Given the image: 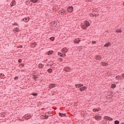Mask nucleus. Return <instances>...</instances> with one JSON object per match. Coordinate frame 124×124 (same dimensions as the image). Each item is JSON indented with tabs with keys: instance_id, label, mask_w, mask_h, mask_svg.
I'll return each instance as SVG.
<instances>
[{
	"instance_id": "f257e3e1",
	"label": "nucleus",
	"mask_w": 124,
	"mask_h": 124,
	"mask_svg": "<svg viewBox=\"0 0 124 124\" xmlns=\"http://www.w3.org/2000/svg\"><path fill=\"white\" fill-rule=\"evenodd\" d=\"M80 26L83 30H87L88 27L91 26L89 21L85 20L83 23H81Z\"/></svg>"
},
{
	"instance_id": "f03ea898",
	"label": "nucleus",
	"mask_w": 124,
	"mask_h": 124,
	"mask_svg": "<svg viewBox=\"0 0 124 124\" xmlns=\"http://www.w3.org/2000/svg\"><path fill=\"white\" fill-rule=\"evenodd\" d=\"M68 12L69 13H72L73 12V6H69L67 8Z\"/></svg>"
},
{
	"instance_id": "7ed1b4c3",
	"label": "nucleus",
	"mask_w": 124,
	"mask_h": 124,
	"mask_svg": "<svg viewBox=\"0 0 124 124\" xmlns=\"http://www.w3.org/2000/svg\"><path fill=\"white\" fill-rule=\"evenodd\" d=\"M93 118L96 119V121H99V120H101L102 119V116L98 115L94 116Z\"/></svg>"
},
{
	"instance_id": "20e7f679",
	"label": "nucleus",
	"mask_w": 124,
	"mask_h": 124,
	"mask_svg": "<svg viewBox=\"0 0 124 124\" xmlns=\"http://www.w3.org/2000/svg\"><path fill=\"white\" fill-rule=\"evenodd\" d=\"M49 89H54V88H56V84L55 83H51L48 86Z\"/></svg>"
},
{
	"instance_id": "39448f33",
	"label": "nucleus",
	"mask_w": 124,
	"mask_h": 124,
	"mask_svg": "<svg viewBox=\"0 0 124 124\" xmlns=\"http://www.w3.org/2000/svg\"><path fill=\"white\" fill-rule=\"evenodd\" d=\"M75 86L77 89H80V88H81L82 87H83L84 84H76Z\"/></svg>"
},
{
	"instance_id": "423d86ee",
	"label": "nucleus",
	"mask_w": 124,
	"mask_h": 124,
	"mask_svg": "<svg viewBox=\"0 0 124 124\" xmlns=\"http://www.w3.org/2000/svg\"><path fill=\"white\" fill-rule=\"evenodd\" d=\"M63 70L66 72H69V71H70V67H65V68H64Z\"/></svg>"
},
{
	"instance_id": "0eeeda50",
	"label": "nucleus",
	"mask_w": 124,
	"mask_h": 124,
	"mask_svg": "<svg viewBox=\"0 0 124 124\" xmlns=\"http://www.w3.org/2000/svg\"><path fill=\"white\" fill-rule=\"evenodd\" d=\"M86 90H87V87L86 86H82V87H81V88H79V91L80 92H84V91H86Z\"/></svg>"
},
{
	"instance_id": "6e6552de",
	"label": "nucleus",
	"mask_w": 124,
	"mask_h": 124,
	"mask_svg": "<svg viewBox=\"0 0 124 124\" xmlns=\"http://www.w3.org/2000/svg\"><path fill=\"white\" fill-rule=\"evenodd\" d=\"M95 59L98 61H100L102 59V56L101 55H96Z\"/></svg>"
},
{
	"instance_id": "1a4fd4ad",
	"label": "nucleus",
	"mask_w": 124,
	"mask_h": 124,
	"mask_svg": "<svg viewBox=\"0 0 124 124\" xmlns=\"http://www.w3.org/2000/svg\"><path fill=\"white\" fill-rule=\"evenodd\" d=\"M80 41H81V40L79 38H77L74 40V42L75 43H77V44H79V42H80Z\"/></svg>"
},
{
	"instance_id": "9d476101",
	"label": "nucleus",
	"mask_w": 124,
	"mask_h": 124,
	"mask_svg": "<svg viewBox=\"0 0 124 124\" xmlns=\"http://www.w3.org/2000/svg\"><path fill=\"white\" fill-rule=\"evenodd\" d=\"M109 46H111L110 42L106 43L104 46V47H109Z\"/></svg>"
},
{
	"instance_id": "9b49d317",
	"label": "nucleus",
	"mask_w": 124,
	"mask_h": 124,
	"mask_svg": "<svg viewBox=\"0 0 124 124\" xmlns=\"http://www.w3.org/2000/svg\"><path fill=\"white\" fill-rule=\"evenodd\" d=\"M58 56H60V57H65L66 56V54H63L61 52H58Z\"/></svg>"
},
{
	"instance_id": "f8f14e48",
	"label": "nucleus",
	"mask_w": 124,
	"mask_h": 124,
	"mask_svg": "<svg viewBox=\"0 0 124 124\" xmlns=\"http://www.w3.org/2000/svg\"><path fill=\"white\" fill-rule=\"evenodd\" d=\"M24 118L26 120H30V119H31V116H29L28 115H25L24 116Z\"/></svg>"
},
{
	"instance_id": "ddd939ff",
	"label": "nucleus",
	"mask_w": 124,
	"mask_h": 124,
	"mask_svg": "<svg viewBox=\"0 0 124 124\" xmlns=\"http://www.w3.org/2000/svg\"><path fill=\"white\" fill-rule=\"evenodd\" d=\"M116 80H118V81H120L121 79H122V76H117L115 77Z\"/></svg>"
},
{
	"instance_id": "4468645a",
	"label": "nucleus",
	"mask_w": 124,
	"mask_h": 124,
	"mask_svg": "<svg viewBox=\"0 0 124 124\" xmlns=\"http://www.w3.org/2000/svg\"><path fill=\"white\" fill-rule=\"evenodd\" d=\"M105 119H106V120H108V121H113V118L109 116H105Z\"/></svg>"
},
{
	"instance_id": "2eb2a0df",
	"label": "nucleus",
	"mask_w": 124,
	"mask_h": 124,
	"mask_svg": "<svg viewBox=\"0 0 124 124\" xmlns=\"http://www.w3.org/2000/svg\"><path fill=\"white\" fill-rule=\"evenodd\" d=\"M116 32H118V33L123 32V31L121 29H116Z\"/></svg>"
},
{
	"instance_id": "dca6fc26",
	"label": "nucleus",
	"mask_w": 124,
	"mask_h": 124,
	"mask_svg": "<svg viewBox=\"0 0 124 124\" xmlns=\"http://www.w3.org/2000/svg\"><path fill=\"white\" fill-rule=\"evenodd\" d=\"M53 24L54 27H57V25H58V22L56 21H54L52 22V25Z\"/></svg>"
},
{
	"instance_id": "f3484780",
	"label": "nucleus",
	"mask_w": 124,
	"mask_h": 124,
	"mask_svg": "<svg viewBox=\"0 0 124 124\" xmlns=\"http://www.w3.org/2000/svg\"><path fill=\"white\" fill-rule=\"evenodd\" d=\"M15 4H16V2L15 1V0H13L11 3V6H14Z\"/></svg>"
},
{
	"instance_id": "a211bd4d",
	"label": "nucleus",
	"mask_w": 124,
	"mask_h": 124,
	"mask_svg": "<svg viewBox=\"0 0 124 124\" xmlns=\"http://www.w3.org/2000/svg\"><path fill=\"white\" fill-rule=\"evenodd\" d=\"M54 51L53 50H49L47 52V55L49 56L50 55H52V54H53Z\"/></svg>"
},
{
	"instance_id": "6ab92c4d",
	"label": "nucleus",
	"mask_w": 124,
	"mask_h": 124,
	"mask_svg": "<svg viewBox=\"0 0 124 124\" xmlns=\"http://www.w3.org/2000/svg\"><path fill=\"white\" fill-rule=\"evenodd\" d=\"M39 68H43L44 67V65H43L42 63H40L38 65Z\"/></svg>"
},
{
	"instance_id": "aec40b11",
	"label": "nucleus",
	"mask_w": 124,
	"mask_h": 124,
	"mask_svg": "<svg viewBox=\"0 0 124 124\" xmlns=\"http://www.w3.org/2000/svg\"><path fill=\"white\" fill-rule=\"evenodd\" d=\"M100 110L99 108H93V112H99Z\"/></svg>"
},
{
	"instance_id": "412c9836",
	"label": "nucleus",
	"mask_w": 124,
	"mask_h": 124,
	"mask_svg": "<svg viewBox=\"0 0 124 124\" xmlns=\"http://www.w3.org/2000/svg\"><path fill=\"white\" fill-rule=\"evenodd\" d=\"M14 32H15V33L18 32V31H19V28H16L15 29H14Z\"/></svg>"
},
{
	"instance_id": "4be33fe9",
	"label": "nucleus",
	"mask_w": 124,
	"mask_h": 124,
	"mask_svg": "<svg viewBox=\"0 0 124 124\" xmlns=\"http://www.w3.org/2000/svg\"><path fill=\"white\" fill-rule=\"evenodd\" d=\"M59 115L60 117H65V114L62 113L61 112H59Z\"/></svg>"
},
{
	"instance_id": "5701e85b",
	"label": "nucleus",
	"mask_w": 124,
	"mask_h": 124,
	"mask_svg": "<svg viewBox=\"0 0 124 124\" xmlns=\"http://www.w3.org/2000/svg\"><path fill=\"white\" fill-rule=\"evenodd\" d=\"M116 86H117V85H116V84L113 83V84H111V88L112 89H115V88H116Z\"/></svg>"
},
{
	"instance_id": "b1692460",
	"label": "nucleus",
	"mask_w": 124,
	"mask_h": 124,
	"mask_svg": "<svg viewBox=\"0 0 124 124\" xmlns=\"http://www.w3.org/2000/svg\"><path fill=\"white\" fill-rule=\"evenodd\" d=\"M30 1H31V2H33V3H36V2L38 1V0H30Z\"/></svg>"
},
{
	"instance_id": "393cba45",
	"label": "nucleus",
	"mask_w": 124,
	"mask_h": 124,
	"mask_svg": "<svg viewBox=\"0 0 124 124\" xmlns=\"http://www.w3.org/2000/svg\"><path fill=\"white\" fill-rule=\"evenodd\" d=\"M52 72H53V69H52L51 68H49L47 70V72L48 73H52Z\"/></svg>"
},
{
	"instance_id": "a878e982",
	"label": "nucleus",
	"mask_w": 124,
	"mask_h": 124,
	"mask_svg": "<svg viewBox=\"0 0 124 124\" xmlns=\"http://www.w3.org/2000/svg\"><path fill=\"white\" fill-rule=\"evenodd\" d=\"M23 20L24 22H29V19L27 17H25L23 19Z\"/></svg>"
},
{
	"instance_id": "bb28decb",
	"label": "nucleus",
	"mask_w": 124,
	"mask_h": 124,
	"mask_svg": "<svg viewBox=\"0 0 124 124\" xmlns=\"http://www.w3.org/2000/svg\"><path fill=\"white\" fill-rule=\"evenodd\" d=\"M33 78H39V75H33Z\"/></svg>"
},
{
	"instance_id": "cd10ccee",
	"label": "nucleus",
	"mask_w": 124,
	"mask_h": 124,
	"mask_svg": "<svg viewBox=\"0 0 124 124\" xmlns=\"http://www.w3.org/2000/svg\"><path fill=\"white\" fill-rule=\"evenodd\" d=\"M102 65H103V66H107L108 65V64L105 62H103L102 63Z\"/></svg>"
},
{
	"instance_id": "c85d7f7f",
	"label": "nucleus",
	"mask_w": 124,
	"mask_h": 124,
	"mask_svg": "<svg viewBox=\"0 0 124 124\" xmlns=\"http://www.w3.org/2000/svg\"><path fill=\"white\" fill-rule=\"evenodd\" d=\"M114 124H120V121H119V120H115L114 121Z\"/></svg>"
},
{
	"instance_id": "c756f323",
	"label": "nucleus",
	"mask_w": 124,
	"mask_h": 124,
	"mask_svg": "<svg viewBox=\"0 0 124 124\" xmlns=\"http://www.w3.org/2000/svg\"><path fill=\"white\" fill-rule=\"evenodd\" d=\"M49 39L50 40H51V41H54V40H55V38L54 37H51Z\"/></svg>"
},
{
	"instance_id": "7c9ffc66",
	"label": "nucleus",
	"mask_w": 124,
	"mask_h": 124,
	"mask_svg": "<svg viewBox=\"0 0 124 124\" xmlns=\"http://www.w3.org/2000/svg\"><path fill=\"white\" fill-rule=\"evenodd\" d=\"M48 118H49V116H48V115L44 116V119H45L46 120H47V119H48Z\"/></svg>"
},
{
	"instance_id": "2f4dec72",
	"label": "nucleus",
	"mask_w": 124,
	"mask_h": 124,
	"mask_svg": "<svg viewBox=\"0 0 124 124\" xmlns=\"http://www.w3.org/2000/svg\"><path fill=\"white\" fill-rule=\"evenodd\" d=\"M32 95L33 96H37V93H33L32 94Z\"/></svg>"
},
{
	"instance_id": "473e14b6",
	"label": "nucleus",
	"mask_w": 124,
	"mask_h": 124,
	"mask_svg": "<svg viewBox=\"0 0 124 124\" xmlns=\"http://www.w3.org/2000/svg\"><path fill=\"white\" fill-rule=\"evenodd\" d=\"M18 62H19V63H20V62H22V59H19L18 61Z\"/></svg>"
},
{
	"instance_id": "72a5a7b5",
	"label": "nucleus",
	"mask_w": 124,
	"mask_h": 124,
	"mask_svg": "<svg viewBox=\"0 0 124 124\" xmlns=\"http://www.w3.org/2000/svg\"><path fill=\"white\" fill-rule=\"evenodd\" d=\"M18 79H19V77H16L14 78L15 80H18Z\"/></svg>"
},
{
	"instance_id": "f704fd0d",
	"label": "nucleus",
	"mask_w": 124,
	"mask_h": 124,
	"mask_svg": "<svg viewBox=\"0 0 124 124\" xmlns=\"http://www.w3.org/2000/svg\"><path fill=\"white\" fill-rule=\"evenodd\" d=\"M30 2H31V1H29V0L26 1V3H27V4H30Z\"/></svg>"
},
{
	"instance_id": "c9c22d12",
	"label": "nucleus",
	"mask_w": 124,
	"mask_h": 124,
	"mask_svg": "<svg viewBox=\"0 0 124 124\" xmlns=\"http://www.w3.org/2000/svg\"><path fill=\"white\" fill-rule=\"evenodd\" d=\"M20 66L21 67H24L25 66V65L24 64H21Z\"/></svg>"
},
{
	"instance_id": "e433bc0d",
	"label": "nucleus",
	"mask_w": 124,
	"mask_h": 124,
	"mask_svg": "<svg viewBox=\"0 0 124 124\" xmlns=\"http://www.w3.org/2000/svg\"><path fill=\"white\" fill-rule=\"evenodd\" d=\"M0 76H2V77H4V74H0Z\"/></svg>"
},
{
	"instance_id": "4c0bfd02",
	"label": "nucleus",
	"mask_w": 124,
	"mask_h": 124,
	"mask_svg": "<svg viewBox=\"0 0 124 124\" xmlns=\"http://www.w3.org/2000/svg\"><path fill=\"white\" fill-rule=\"evenodd\" d=\"M92 43L93 44H95L96 43V42L95 41H93Z\"/></svg>"
},
{
	"instance_id": "58836bf2",
	"label": "nucleus",
	"mask_w": 124,
	"mask_h": 124,
	"mask_svg": "<svg viewBox=\"0 0 124 124\" xmlns=\"http://www.w3.org/2000/svg\"><path fill=\"white\" fill-rule=\"evenodd\" d=\"M61 15H63L64 14V13L63 12H61Z\"/></svg>"
},
{
	"instance_id": "ea45409f",
	"label": "nucleus",
	"mask_w": 124,
	"mask_h": 124,
	"mask_svg": "<svg viewBox=\"0 0 124 124\" xmlns=\"http://www.w3.org/2000/svg\"><path fill=\"white\" fill-rule=\"evenodd\" d=\"M63 12H64V13H65L66 12V10H63Z\"/></svg>"
},
{
	"instance_id": "a19ab883",
	"label": "nucleus",
	"mask_w": 124,
	"mask_h": 124,
	"mask_svg": "<svg viewBox=\"0 0 124 124\" xmlns=\"http://www.w3.org/2000/svg\"><path fill=\"white\" fill-rule=\"evenodd\" d=\"M19 48H23V46L21 45L19 46Z\"/></svg>"
},
{
	"instance_id": "79ce46f5",
	"label": "nucleus",
	"mask_w": 124,
	"mask_h": 124,
	"mask_svg": "<svg viewBox=\"0 0 124 124\" xmlns=\"http://www.w3.org/2000/svg\"><path fill=\"white\" fill-rule=\"evenodd\" d=\"M122 76L124 78V73L122 74Z\"/></svg>"
},
{
	"instance_id": "37998d69",
	"label": "nucleus",
	"mask_w": 124,
	"mask_h": 124,
	"mask_svg": "<svg viewBox=\"0 0 124 124\" xmlns=\"http://www.w3.org/2000/svg\"><path fill=\"white\" fill-rule=\"evenodd\" d=\"M33 79H34L35 81H37V78H33Z\"/></svg>"
},
{
	"instance_id": "c03bdc74",
	"label": "nucleus",
	"mask_w": 124,
	"mask_h": 124,
	"mask_svg": "<svg viewBox=\"0 0 124 124\" xmlns=\"http://www.w3.org/2000/svg\"><path fill=\"white\" fill-rule=\"evenodd\" d=\"M65 51H66V52H67L66 48H65Z\"/></svg>"
},
{
	"instance_id": "a18cd8bd",
	"label": "nucleus",
	"mask_w": 124,
	"mask_h": 124,
	"mask_svg": "<svg viewBox=\"0 0 124 124\" xmlns=\"http://www.w3.org/2000/svg\"><path fill=\"white\" fill-rule=\"evenodd\" d=\"M93 14H91V16H93Z\"/></svg>"
},
{
	"instance_id": "49530a36",
	"label": "nucleus",
	"mask_w": 124,
	"mask_h": 124,
	"mask_svg": "<svg viewBox=\"0 0 124 124\" xmlns=\"http://www.w3.org/2000/svg\"><path fill=\"white\" fill-rule=\"evenodd\" d=\"M16 26H18V24H16Z\"/></svg>"
}]
</instances>
